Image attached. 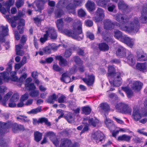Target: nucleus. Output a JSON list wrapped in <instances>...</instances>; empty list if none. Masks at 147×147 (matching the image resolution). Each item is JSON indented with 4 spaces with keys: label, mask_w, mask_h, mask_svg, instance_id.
<instances>
[{
    "label": "nucleus",
    "mask_w": 147,
    "mask_h": 147,
    "mask_svg": "<svg viewBox=\"0 0 147 147\" xmlns=\"http://www.w3.org/2000/svg\"><path fill=\"white\" fill-rule=\"evenodd\" d=\"M103 23L104 28L106 30H112L114 28L115 25L116 24L121 30L129 32H137L140 27L138 19L137 18H135L133 21L130 22L128 26H124L123 25L117 22L115 23L113 22L111 20L109 19L105 20Z\"/></svg>",
    "instance_id": "f257e3e1"
},
{
    "label": "nucleus",
    "mask_w": 147,
    "mask_h": 147,
    "mask_svg": "<svg viewBox=\"0 0 147 147\" xmlns=\"http://www.w3.org/2000/svg\"><path fill=\"white\" fill-rule=\"evenodd\" d=\"M76 23L78 26L77 28L75 26L74 23H73L72 25L73 26V30L65 29L62 31V32L65 35L69 37H71L72 38H73L75 33L81 34L82 32V23L80 21L78 20L76 22Z\"/></svg>",
    "instance_id": "f03ea898"
},
{
    "label": "nucleus",
    "mask_w": 147,
    "mask_h": 147,
    "mask_svg": "<svg viewBox=\"0 0 147 147\" xmlns=\"http://www.w3.org/2000/svg\"><path fill=\"white\" fill-rule=\"evenodd\" d=\"M0 126L1 127L3 126L8 128L11 127L12 130L15 133H18L20 131H24L25 130L23 125L18 124L16 123H13L11 121L7 123L0 122Z\"/></svg>",
    "instance_id": "7ed1b4c3"
},
{
    "label": "nucleus",
    "mask_w": 147,
    "mask_h": 147,
    "mask_svg": "<svg viewBox=\"0 0 147 147\" xmlns=\"http://www.w3.org/2000/svg\"><path fill=\"white\" fill-rule=\"evenodd\" d=\"M115 108L118 112L125 114H131L132 109L127 105L120 103L116 105Z\"/></svg>",
    "instance_id": "20e7f679"
},
{
    "label": "nucleus",
    "mask_w": 147,
    "mask_h": 147,
    "mask_svg": "<svg viewBox=\"0 0 147 147\" xmlns=\"http://www.w3.org/2000/svg\"><path fill=\"white\" fill-rule=\"evenodd\" d=\"M106 137L105 135L100 131H97L92 134V139L96 143H102L105 142Z\"/></svg>",
    "instance_id": "39448f33"
},
{
    "label": "nucleus",
    "mask_w": 147,
    "mask_h": 147,
    "mask_svg": "<svg viewBox=\"0 0 147 147\" xmlns=\"http://www.w3.org/2000/svg\"><path fill=\"white\" fill-rule=\"evenodd\" d=\"M45 33L47 36L51 39L55 40L57 37V33L55 28L52 27H48L45 28Z\"/></svg>",
    "instance_id": "423d86ee"
},
{
    "label": "nucleus",
    "mask_w": 147,
    "mask_h": 147,
    "mask_svg": "<svg viewBox=\"0 0 147 147\" xmlns=\"http://www.w3.org/2000/svg\"><path fill=\"white\" fill-rule=\"evenodd\" d=\"M96 16L93 18V20L96 22L102 21L105 17L104 11L100 8H98L96 11Z\"/></svg>",
    "instance_id": "0eeeda50"
},
{
    "label": "nucleus",
    "mask_w": 147,
    "mask_h": 147,
    "mask_svg": "<svg viewBox=\"0 0 147 147\" xmlns=\"http://www.w3.org/2000/svg\"><path fill=\"white\" fill-rule=\"evenodd\" d=\"M115 20L118 22L123 24H129V18L125 14L121 13L117 14L115 17Z\"/></svg>",
    "instance_id": "6e6552de"
},
{
    "label": "nucleus",
    "mask_w": 147,
    "mask_h": 147,
    "mask_svg": "<svg viewBox=\"0 0 147 147\" xmlns=\"http://www.w3.org/2000/svg\"><path fill=\"white\" fill-rule=\"evenodd\" d=\"M140 21L142 23H147V6L144 5L143 6L142 15L140 18Z\"/></svg>",
    "instance_id": "1a4fd4ad"
},
{
    "label": "nucleus",
    "mask_w": 147,
    "mask_h": 147,
    "mask_svg": "<svg viewBox=\"0 0 147 147\" xmlns=\"http://www.w3.org/2000/svg\"><path fill=\"white\" fill-rule=\"evenodd\" d=\"M125 57H126L127 62L128 64L131 66H134L136 62L134 55L129 51H127L126 56Z\"/></svg>",
    "instance_id": "9d476101"
},
{
    "label": "nucleus",
    "mask_w": 147,
    "mask_h": 147,
    "mask_svg": "<svg viewBox=\"0 0 147 147\" xmlns=\"http://www.w3.org/2000/svg\"><path fill=\"white\" fill-rule=\"evenodd\" d=\"M104 115L105 116V122L107 127L111 131L115 129V126L113 121L110 119L107 118V115L105 114H104Z\"/></svg>",
    "instance_id": "9b49d317"
},
{
    "label": "nucleus",
    "mask_w": 147,
    "mask_h": 147,
    "mask_svg": "<svg viewBox=\"0 0 147 147\" xmlns=\"http://www.w3.org/2000/svg\"><path fill=\"white\" fill-rule=\"evenodd\" d=\"M127 51H129L126 50L123 47H120L118 48L116 51V55L120 58L125 57L126 56Z\"/></svg>",
    "instance_id": "f8f14e48"
},
{
    "label": "nucleus",
    "mask_w": 147,
    "mask_h": 147,
    "mask_svg": "<svg viewBox=\"0 0 147 147\" xmlns=\"http://www.w3.org/2000/svg\"><path fill=\"white\" fill-rule=\"evenodd\" d=\"M121 41L130 48H132L134 44L133 39L126 36H124L121 38Z\"/></svg>",
    "instance_id": "ddd939ff"
},
{
    "label": "nucleus",
    "mask_w": 147,
    "mask_h": 147,
    "mask_svg": "<svg viewBox=\"0 0 147 147\" xmlns=\"http://www.w3.org/2000/svg\"><path fill=\"white\" fill-rule=\"evenodd\" d=\"M95 79V77L93 74L86 75L85 78L83 79V81L88 86H91L93 84Z\"/></svg>",
    "instance_id": "4468645a"
},
{
    "label": "nucleus",
    "mask_w": 147,
    "mask_h": 147,
    "mask_svg": "<svg viewBox=\"0 0 147 147\" xmlns=\"http://www.w3.org/2000/svg\"><path fill=\"white\" fill-rule=\"evenodd\" d=\"M118 5L119 9L124 13H127L130 11L128 8V6L123 1H120Z\"/></svg>",
    "instance_id": "2eb2a0df"
},
{
    "label": "nucleus",
    "mask_w": 147,
    "mask_h": 147,
    "mask_svg": "<svg viewBox=\"0 0 147 147\" xmlns=\"http://www.w3.org/2000/svg\"><path fill=\"white\" fill-rule=\"evenodd\" d=\"M132 116L133 119L136 121L141 118V115L139 113V110L136 107H134L133 108Z\"/></svg>",
    "instance_id": "dca6fc26"
},
{
    "label": "nucleus",
    "mask_w": 147,
    "mask_h": 147,
    "mask_svg": "<svg viewBox=\"0 0 147 147\" xmlns=\"http://www.w3.org/2000/svg\"><path fill=\"white\" fill-rule=\"evenodd\" d=\"M72 145L71 141L67 139H62L60 144V147H71Z\"/></svg>",
    "instance_id": "f3484780"
},
{
    "label": "nucleus",
    "mask_w": 147,
    "mask_h": 147,
    "mask_svg": "<svg viewBox=\"0 0 147 147\" xmlns=\"http://www.w3.org/2000/svg\"><path fill=\"white\" fill-rule=\"evenodd\" d=\"M60 80L62 82L68 83L71 82V79L70 76H69L67 72H65L62 74Z\"/></svg>",
    "instance_id": "a211bd4d"
},
{
    "label": "nucleus",
    "mask_w": 147,
    "mask_h": 147,
    "mask_svg": "<svg viewBox=\"0 0 147 147\" xmlns=\"http://www.w3.org/2000/svg\"><path fill=\"white\" fill-rule=\"evenodd\" d=\"M25 25V20L23 19H20L18 22V25L17 28L19 31V32L20 34H22L24 32V26Z\"/></svg>",
    "instance_id": "6ab92c4d"
},
{
    "label": "nucleus",
    "mask_w": 147,
    "mask_h": 147,
    "mask_svg": "<svg viewBox=\"0 0 147 147\" xmlns=\"http://www.w3.org/2000/svg\"><path fill=\"white\" fill-rule=\"evenodd\" d=\"M143 84L140 82L136 81L132 83L131 88L133 89L139 91L140 90L142 87Z\"/></svg>",
    "instance_id": "aec40b11"
},
{
    "label": "nucleus",
    "mask_w": 147,
    "mask_h": 147,
    "mask_svg": "<svg viewBox=\"0 0 147 147\" xmlns=\"http://www.w3.org/2000/svg\"><path fill=\"white\" fill-rule=\"evenodd\" d=\"M58 98V96L55 93H53L48 97L46 101L49 104H53L55 101H57Z\"/></svg>",
    "instance_id": "412c9836"
},
{
    "label": "nucleus",
    "mask_w": 147,
    "mask_h": 147,
    "mask_svg": "<svg viewBox=\"0 0 147 147\" xmlns=\"http://www.w3.org/2000/svg\"><path fill=\"white\" fill-rule=\"evenodd\" d=\"M95 4L93 1H88L86 4V6L88 10L92 11L95 9Z\"/></svg>",
    "instance_id": "4be33fe9"
},
{
    "label": "nucleus",
    "mask_w": 147,
    "mask_h": 147,
    "mask_svg": "<svg viewBox=\"0 0 147 147\" xmlns=\"http://www.w3.org/2000/svg\"><path fill=\"white\" fill-rule=\"evenodd\" d=\"M56 58L59 61V64L61 66L65 67L68 65L67 61L63 58L62 56H59L56 57Z\"/></svg>",
    "instance_id": "5701e85b"
},
{
    "label": "nucleus",
    "mask_w": 147,
    "mask_h": 147,
    "mask_svg": "<svg viewBox=\"0 0 147 147\" xmlns=\"http://www.w3.org/2000/svg\"><path fill=\"white\" fill-rule=\"evenodd\" d=\"M8 26L6 25L5 26H1L0 27V32L1 35L6 36L8 35Z\"/></svg>",
    "instance_id": "b1692460"
},
{
    "label": "nucleus",
    "mask_w": 147,
    "mask_h": 147,
    "mask_svg": "<svg viewBox=\"0 0 147 147\" xmlns=\"http://www.w3.org/2000/svg\"><path fill=\"white\" fill-rule=\"evenodd\" d=\"M136 67L137 69L141 71H146V67L145 63H138L136 65Z\"/></svg>",
    "instance_id": "393cba45"
},
{
    "label": "nucleus",
    "mask_w": 147,
    "mask_h": 147,
    "mask_svg": "<svg viewBox=\"0 0 147 147\" xmlns=\"http://www.w3.org/2000/svg\"><path fill=\"white\" fill-rule=\"evenodd\" d=\"M131 138V136L125 134H123L119 136L117 140L119 141L129 142Z\"/></svg>",
    "instance_id": "a878e982"
},
{
    "label": "nucleus",
    "mask_w": 147,
    "mask_h": 147,
    "mask_svg": "<svg viewBox=\"0 0 147 147\" xmlns=\"http://www.w3.org/2000/svg\"><path fill=\"white\" fill-rule=\"evenodd\" d=\"M121 89L125 92L128 98H130L133 96V92L132 90L127 87H122Z\"/></svg>",
    "instance_id": "bb28decb"
},
{
    "label": "nucleus",
    "mask_w": 147,
    "mask_h": 147,
    "mask_svg": "<svg viewBox=\"0 0 147 147\" xmlns=\"http://www.w3.org/2000/svg\"><path fill=\"white\" fill-rule=\"evenodd\" d=\"M98 48L100 50L103 51H108L109 47L108 45L105 42H102L98 45Z\"/></svg>",
    "instance_id": "cd10ccee"
},
{
    "label": "nucleus",
    "mask_w": 147,
    "mask_h": 147,
    "mask_svg": "<svg viewBox=\"0 0 147 147\" xmlns=\"http://www.w3.org/2000/svg\"><path fill=\"white\" fill-rule=\"evenodd\" d=\"M56 24L58 30L59 31L61 30L64 26V22L63 19L57 20L56 22Z\"/></svg>",
    "instance_id": "c85d7f7f"
},
{
    "label": "nucleus",
    "mask_w": 147,
    "mask_h": 147,
    "mask_svg": "<svg viewBox=\"0 0 147 147\" xmlns=\"http://www.w3.org/2000/svg\"><path fill=\"white\" fill-rule=\"evenodd\" d=\"M27 116L24 115H21L16 117V119L22 122H28L29 121V119H27Z\"/></svg>",
    "instance_id": "c756f323"
},
{
    "label": "nucleus",
    "mask_w": 147,
    "mask_h": 147,
    "mask_svg": "<svg viewBox=\"0 0 147 147\" xmlns=\"http://www.w3.org/2000/svg\"><path fill=\"white\" fill-rule=\"evenodd\" d=\"M14 0H9L6 1L5 4V6L6 7L7 11L10 13V8L11 6L13 5L14 3Z\"/></svg>",
    "instance_id": "7c9ffc66"
},
{
    "label": "nucleus",
    "mask_w": 147,
    "mask_h": 147,
    "mask_svg": "<svg viewBox=\"0 0 147 147\" xmlns=\"http://www.w3.org/2000/svg\"><path fill=\"white\" fill-rule=\"evenodd\" d=\"M9 73L6 71L0 73V79L2 80H8L9 79Z\"/></svg>",
    "instance_id": "2f4dec72"
},
{
    "label": "nucleus",
    "mask_w": 147,
    "mask_h": 147,
    "mask_svg": "<svg viewBox=\"0 0 147 147\" xmlns=\"http://www.w3.org/2000/svg\"><path fill=\"white\" fill-rule=\"evenodd\" d=\"M110 1V0H99L96 2L97 5L102 7H105L107 3Z\"/></svg>",
    "instance_id": "473e14b6"
},
{
    "label": "nucleus",
    "mask_w": 147,
    "mask_h": 147,
    "mask_svg": "<svg viewBox=\"0 0 147 147\" xmlns=\"http://www.w3.org/2000/svg\"><path fill=\"white\" fill-rule=\"evenodd\" d=\"M100 107L102 110L104 111L105 114L106 113L108 114L109 111V105L107 103H102L100 104Z\"/></svg>",
    "instance_id": "72a5a7b5"
},
{
    "label": "nucleus",
    "mask_w": 147,
    "mask_h": 147,
    "mask_svg": "<svg viewBox=\"0 0 147 147\" xmlns=\"http://www.w3.org/2000/svg\"><path fill=\"white\" fill-rule=\"evenodd\" d=\"M10 15H6L5 18L7 19L8 22H15L17 20H18L20 17L19 16H13L12 17H10Z\"/></svg>",
    "instance_id": "f704fd0d"
},
{
    "label": "nucleus",
    "mask_w": 147,
    "mask_h": 147,
    "mask_svg": "<svg viewBox=\"0 0 147 147\" xmlns=\"http://www.w3.org/2000/svg\"><path fill=\"white\" fill-rule=\"evenodd\" d=\"M39 123L42 124L44 123L45 124L48 126H50L51 125V123L49 121L48 119L45 117H42L39 119Z\"/></svg>",
    "instance_id": "c9c22d12"
},
{
    "label": "nucleus",
    "mask_w": 147,
    "mask_h": 147,
    "mask_svg": "<svg viewBox=\"0 0 147 147\" xmlns=\"http://www.w3.org/2000/svg\"><path fill=\"white\" fill-rule=\"evenodd\" d=\"M34 135L35 140L37 142H39L42 139V134L37 131L34 133Z\"/></svg>",
    "instance_id": "e433bc0d"
},
{
    "label": "nucleus",
    "mask_w": 147,
    "mask_h": 147,
    "mask_svg": "<svg viewBox=\"0 0 147 147\" xmlns=\"http://www.w3.org/2000/svg\"><path fill=\"white\" fill-rule=\"evenodd\" d=\"M88 122L89 125L95 127L98 123V121L97 119L91 118L88 119Z\"/></svg>",
    "instance_id": "4c0bfd02"
},
{
    "label": "nucleus",
    "mask_w": 147,
    "mask_h": 147,
    "mask_svg": "<svg viewBox=\"0 0 147 147\" xmlns=\"http://www.w3.org/2000/svg\"><path fill=\"white\" fill-rule=\"evenodd\" d=\"M91 109L88 106H84L82 108L83 113L86 115L90 114L91 113Z\"/></svg>",
    "instance_id": "58836bf2"
},
{
    "label": "nucleus",
    "mask_w": 147,
    "mask_h": 147,
    "mask_svg": "<svg viewBox=\"0 0 147 147\" xmlns=\"http://www.w3.org/2000/svg\"><path fill=\"white\" fill-rule=\"evenodd\" d=\"M25 87L26 89L28 90H34L36 88L34 84L32 83L25 84Z\"/></svg>",
    "instance_id": "ea45409f"
},
{
    "label": "nucleus",
    "mask_w": 147,
    "mask_h": 147,
    "mask_svg": "<svg viewBox=\"0 0 147 147\" xmlns=\"http://www.w3.org/2000/svg\"><path fill=\"white\" fill-rule=\"evenodd\" d=\"M44 3L41 1H37L36 3V5L38 8L37 11L41 12L42 10L44 9Z\"/></svg>",
    "instance_id": "a19ab883"
},
{
    "label": "nucleus",
    "mask_w": 147,
    "mask_h": 147,
    "mask_svg": "<svg viewBox=\"0 0 147 147\" xmlns=\"http://www.w3.org/2000/svg\"><path fill=\"white\" fill-rule=\"evenodd\" d=\"M41 107H40L36 109H32L30 111H28V113L29 114H36L40 112L41 111Z\"/></svg>",
    "instance_id": "79ce46f5"
},
{
    "label": "nucleus",
    "mask_w": 147,
    "mask_h": 147,
    "mask_svg": "<svg viewBox=\"0 0 147 147\" xmlns=\"http://www.w3.org/2000/svg\"><path fill=\"white\" fill-rule=\"evenodd\" d=\"M114 36L117 38L119 39H120L121 40V38L123 37V36L122 35V33L118 30H116L114 31Z\"/></svg>",
    "instance_id": "37998d69"
},
{
    "label": "nucleus",
    "mask_w": 147,
    "mask_h": 147,
    "mask_svg": "<svg viewBox=\"0 0 147 147\" xmlns=\"http://www.w3.org/2000/svg\"><path fill=\"white\" fill-rule=\"evenodd\" d=\"M147 59V55L145 54L143 55H138V61H145Z\"/></svg>",
    "instance_id": "c03bdc74"
},
{
    "label": "nucleus",
    "mask_w": 147,
    "mask_h": 147,
    "mask_svg": "<svg viewBox=\"0 0 147 147\" xmlns=\"http://www.w3.org/2000/svg\"><path fill=\"white\" fill-rule=\"evenodd\" d=\"M108 76H111L114 74L115 69L114 67L112 66H109L108 67Z\"/></svg>",
    "instance_id": "a18cd8bd"
},
{
    "label": "nucleus",
    "mask_w": 147,
    "mask_h": 147,
    "mask_svg": "<svg viewBox=\"0 0 147 147\" xmlns=\"http://www.w3.org/2000/svg\"><path fill=\"white\" fill-rule=\"evenodd\" d=\"M65 1L63 0H60L57 3L56 5V7L58 9H62L64 7Z\"/></svg>",
    "instance_id": "49530a36"
},
{
    "label": "nucleus",
    "mask_w": 147,
    "mask_h": 147,
    "mask_svg": "<svg viewBox=\"0 0 147 147\" xmlns=\"http://www.w3.org/2000/svg\"><path fill=\"white\" fill-rule=\"evenodd\" d=\"M63 14V11L62 9H57L55 11V15L57 18H60Z\"/></svg>",
    "instance_id": "de8ad7c7"
},
{
    "label": "nucleus",
    "mask_w": 147,
    "mask_h": 147,
    "mask_svg": "<svg viewBox=\"0 0 147 147\" xmlns=\"http://www.w3.org/2000/svg\"><path fill=\"white\" fill-rule=\"evenodd\" d=\"M39 94V91L38 90H33L30 93V96L32 97H35L37 96Z\"/></svg>",
    "instance_id": "09e8293b"
},
{
    "label": "nucleus",
    "mask_w": 147,
    "mask_h": 147,
    "mask_svg": "<svg viewBox=\"0 0 147 147\" xmlns=\"http://www.w3.org/2000/svg\"><path fill=\"white\" fill-rule=\"evenodd\" d=\"M19 98V96L18 93L14 94L10 99L11 102H16L17 101Z\"/></svg>",
    "instance_id": "8fccbe9b"
},
{
    "label": "nucleus",
    "mask_w": 147,
    "mask_h": 147,
    "mask_svg": "<svg viewBox=\"0 0 147 147\" xmlns=\"http://www.w3.org/2000/svg\"><path fill=\"white\" fill-rule=\"evenodd\" d=\"M76 8L73 3H69L66 7V9L69 11L74 10Z\"/></svg>",
    "instance_id": "3c124183"
},
{
    "label": "nucleus",
    "mask_w": 147,
    "mask_h": 147,
    "mask_svg": "<svg viewBox=\"0 0 147 147\" xmlns=\"http://www.w3.org/2000/svg\"><path fill=\"white\" fill-rule=\"evenodd\" d=\"M66 97L64 95L61 94L58 99L57 101L59 103H64L65 102Z\"/></svg>",
    "instance_id": "603ef678"
},
{
    "label": "nucleus",
    "mask_w": 147,
    "mask_h": 147,
    "mask_svg": "<svg viewBox=\"0 0 147 147\" xmlns=\"http://www.w3.org/2000/svg\"><path fill=\"white\" fill-rule=\"evenodd\" d=\"M46 135L47 137H49L51 140L55 138L56 136L54 133L52 131H49L46 133Z\"/></svg>",
    "instance_id": "864d4df0"
},
{
    "label": "nucleus",
    "mask_w": 147,
    "mask_h": 147,
    "mask_svg": "<svg viewBox=\"0 0 147 147\" xmlns=\"http://www.w3.org/2000/svg\"><path fill=\"white\" fill-rule=\"evenodd\" d=\"M78 15L80 17H83L86 16V13L84 10L81 9L78 11Z\"/></svg>",
    "instance_id": "5fc2aeb1"
},
{
    "label": "nucleus",
    "mask_w": 147,
    "mask_h": 147,
    "mask_svg": "<svg viewBox=\"0 0 147 147\" xmlns=\"http://www.w3.org/2000/svg\"><path fill=\"white\" fill-rule=\"evenodd\" d=\"M24 3V1L23 0H19L16 3L15 5L16 7L19 9L23 6Z\"/></svg>",
    "instance_id": "6e6d98bb"
},
{
    "label": "nucleus",
    "mask_w": 147,
    "mask_h": 147,
    "mask_svg": "<svg viewBox=\"0 0 147 147\" xmlns=\"http://www.w3.org/2000/svg\"><path fill=\"white\" fill-rule=\"evenodd\" d=\"M12 94V93L11 92H9L4 96L3 100H4V106L6 105V101L9 99Z\"/></svg>",
    "instance_id": "4d7b16f0"
},
{
    "label": "nucleus",
    "mask_w": 147,
    "mask_h": 147,
    "mask_svg": "<svg viewBox=\"0 0 147 147\" xmlns=\"http://www.w3.org/2000/svg\"><path fill=\"white\" fill-rule=\"evenodd\" d=\"M63 20L64 22L67 23H69L72 22L73 21V18L68 16L64 17L63 18Z\"/></svg>",
    "instance_id": "13d9d810"
},
{
    "label": "nucleus",
    "mask_w": 147,
    "mask_h": 147,
    "mask_svg": "<svg viewBox=\"0 0 147 147\" xmlns=\"http://www.w3.org/2000/svg\"><path fill=\"white\" fill-rule=\"evenodd\" d=\"M44 53L46 54H50L51 52V47L49 45L45 47L43 49Z\"/></svg>",
    "instance_id": "bf43d9fd"
},
{
    "label": "nucleus",
    "mask_w": 147,
    "mask_h": 147,
    "mask_svg": "<svg viewBox=\"0 0 147 147\" xmlns=\"http://www.w3.org/2000/svg\"><path fill=\"white\" fill-rule=\"evenodd\" d=\"M121 84V82L120 80H116V79H114L113 81V84L114 86L116 87H119Z\"/></svg>",
    "instance_id": "052dcab7"
},
{
    "label": "nucleus",
    "mask_w": 147,
    "mask_h": 147,
    "mask_svg": "<svg viewBox=\"0 0 147 147\" xmlns=\"http://www.w3.org/2000/svg\"><path fill=\"white\" fill-rule=\"evenodd\" d=\"M76 8L79 6H81L82 4V0H74L73 2Z\"/></svg>",
    "instance_id": "680f3d73"
},
{
    "label": "nucleus",
    "mask_w": 147,
    "mask_h": 147,
    "mask_svg": "<svg viewBox=\"0 0 147 147\" xmlns=\"http://www.w3.org/2000/svg\"><path fill=\"white\" fill-rule=\"evenodd\" d=\"M0 146L1 147H7V145L6 141L3 138L0 139Z\"/></svg>",
    "instance_id": "e2e57ef3"
},
{
    "label": "nucleus",
    "mask_w": 147,
    "mask_h": 147,
    "mask_svg": "<svg viewBox=\"0 0 147 147\" xmlns=\"http://www.w3.org/2000/svg\"><path fill=\"white\" fill-rule=\"evenodd\" d=\"M86 36L87 38H89L92 40H94V35L92 33L89 32H86Z\"/></svg>",
    "instance_id": "0e129e2a"
},
{
    "label": "nucleus",
    "mask_w": 147,
    "mask_h": 147,
    "mask_svg": "<svg viewBox=\"0 0 147 147\" xmlns=\"http://www.w3.org/2000/svg\"><path fill=\"white\" fill-rule=\"evenodd\" d=\"M65 118L69 123H71L74 120V119L72 115H68L65 117Z\"/></svg>",
    "instance_id": "69168bd1"
},
{
    "label": "nucleus",
    "mask_w": 147,
    "mask_h": 147,
    "mask_svg": "<svg viewBox=\"0 0 147 147\" xmlns=\"http://www.w3.org/2000/svg\"><path fill=\"white\" fill-rule=\"evenodd\" d=\"M48 36L47 34H45L43 37H41L40 39V40L41 43H44L48 40Z\"/></svg>",
    "instance_id": "338daca9"
},
{
    "label": "nucleus",
    "mask_w": 147,
    "mask_h": 147,
    "mask_svg": "<svg viewBox=\"0 0 147 147\" xmlns=\"http://www.w3.org/2000/svg\"><path fill=\"white\" fill-rule=\"evenodd\" d=\"M73 59L76 64H80L82 63L81 60L79 57L75 56L73 57Z\"/></svg>",
    "instance_id": "774afa93"
}]
</instances>
